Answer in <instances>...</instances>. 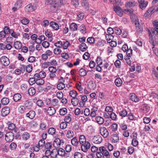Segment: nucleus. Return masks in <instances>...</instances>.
<instances>
[{
	"label": "nucleus",
	"mask_w": 158,
	"mask_h": 158,
	"mask_svg": "<svg viewBox=\"0 0 158 158\" xmlns=\"http://www.w3.org/2000/svg\"><path fill=\"white\" fill-rule=\"evenodd\" d=\"M10 34L11 36L15 39H18V37L20 36L19 33L18 32H15L13 29H11V32Z\"/></svg>",
	"instance_id": "2f4dec72"
},
{
	"label": "nucleus",
	"mask_w": 158,
	"mask_h": 158,
	"mask_svg": "<svg viewBox=\"0 0 158 158\" xmlns=\"http://www.w3.org/2000/svg\"><path fill=\"white\" fill-rule=\"evenodd\" d=\"M47 128L46 125L44 122H41L40 123V129L41 131L44 130Z\"/></svg>",
	"instance_id": "4d7b16f0"
},
{
	"label": "nucleus",
	"mask_w": 158,
	"mask_h": 158,
	"mask_svg": "<svg viewBox=\"0 0 158 158\" xmlns=\"http://www.w3.org/2000/svg\"><path fill=\"white\" fill-rule=\"evenodd\" d=\"M0 61L4 66H7L10 64L9 58L6 56H2L0 58Z\"/></svg>",
	"instance_id": "39448f33"
},
{
	"label": "nucleus",
	"mask_w": 158,
	"mask_h": 158,
	"mask_svg": "<svg viewBox=\"0 0 158 158\" xmlns=\"http://www.w3.org/2000/svg\"><path fill=\"white\" fill-rule=\"evenodd\" d=\"M10 112V109L9 107L6 106L4 107L2 110V114L3 116L7 115Z\"/></svg>",
	"instance_id": "dca6fc26"
},
{
	"label": "nucleus",
	"mask_w": 158,
	"mask_h": 158,
	"mask_svg": "<svg viewBox=\"0 0 158 158\" xmlns=\"http://www.w3.org/2000/svg\"><path fill=\"white\" fill-rule=\"evenodd\" d=\"M55 151V149H54L52 151H51L49 150L48 149L45 151V155L46 156H48L51 155V157H53L52 155H53V151Z\"/></svg>",
	"instance_id": "5fc2aeb1"
},
{
	"label": "nucleus",
	"mask_w": 158,
	"mask_h": 158,
	"mask_svg": "<svg viewBox=\"0 0 158 158\" xmlns=\"http://www.w3.org/2000/svg\"><path fill=\"white\" fill-rule=\"evenodd\" d=\"M99 131L101 135L104 138H106L108 136L109 132L106 127H100Z\"/></svg>",
	"instance_id": "20e7f679"
},
{
	"label": "nucleus",
	"mask_w": 158,
	"mask_h": 158,
	"mask_svg": "<svg viewBox=\"0 0 158 158\" xmlns=\"http://www.w3.org/2000/svg\"><path fill=\"white\" fill-rule=\"evenodd\" d=\"M67 110L65 108L60 109V114L61 115H64L66 114Z\"/></svg>",
	"instance_id": "680f3d73"
},
{
	"label": "nucleus",
	"mask_w": 158,
	"mask_h": 158,
	"mask_svg": "<svg viewBox=\"0 0 158 158\" xmlns=\"http://www.w3.org/2000/svg\"><path fill=\"white\" fill-rule=\"evenodd\" d=\"M76 86V88L79 90V91L81 92V93L82 92L83 88L82 87L81 84L80 82L77 83Z\"/></svg>",
	"instance_id": "a18cd8bd"
},
{
	"label": "nucleus",
	"mask_w": 158,
	"mask_h": 158,
	"mask_svg": "<svg viewBox=\"0 0 158 158\" xmlns=\"http://www.w3.org/2000/svg\"><path fill=\"white\" fill-rule=\"evenodd\" d=\"M35 115V112L34 111H30L26 114V116L29 118L32 119Z\"/></svg>",
	"instance_id": "f704fd0d"
},
{
	"label": "nucleus",
	"mask_w": 158,
	"mask_h": 158,
	"mask_svg": "<svg viewBox=\"0 0 158 158\" xmlns=\"http://www.w3.org/2000/svg\"><path fill=\"white\" fill-rule=\"evenodd\" d=\"M35 80H36L34 75V77H31L29 79V84L31 85H33L36 83Z\"/></svg>",
	"instance_id": "864d4df0"
},
{
	"label": "nucleus",
	"mask_w": 158,
	"mask_h": 158,
	"mask_svg": "<svg viewBox=\"0 0 158 158\" xmlns=\"http://www.w3.org/2000/svg\"><path fill=\"white\" fill-rule=\"evenodd\" d=\"M35 7L31 4H28L25 8V11L27 12H32L35 10Z\"/></svg>",
	"instance_id": "a211bd4d"
},
{
	"label": "nucleus",
	"mask_w": 158,
	"mask_h": 158,
	"mask_svg": "<svg viewBox=\"0 0 158 158\" xmlns=\"http://www.w3.org/2000/svg\"><path fill=\"white\" fill-rule=\"evenodd\" d=\"M28 93L30 96H33L35 93V90L34 88L31 87L28 89Z\"/></svg>",
	"instance_id": "79ce46f5"
},
{
	"label": "nucleus",
	"mask_w": 158,
	"mask_h": 158,
	"mask_svg": "<svg viewBox=\"0 0 158 158\" xmlns=\"http://www.w3.org/2000/svg\"><path fill=\"white\" fill-rule=\"evenodd\" d=\"M111 139L113 143H116L119 140V137L117 134H113L111 136Z\"/></svg>",
	"instance_id": "6ab92c4d"
},
{
	"label": "nucleus",
	"mask_w": 158,
	"mask_h": 158,
	"mask_svg": "<svg viewBox=\"0 0 158 158\" xmlns=\"http://www.w3.org/2000/svg\"><path fill=\"white\" fill-rule=\"evenodd\" d=\"M77 25L74 23H73L70 25V30L72 31H76L77 29Z\"/></svg>",
	"instance_id": "4c0bfd02"
},
{
	"label": "nucleus",
	"mask_w": 158,
	"mask_h": 158,
	"mask_svg": "<svg viewBox=\"0 0 158 158\" xmlns=\"http://www.w3.org/2000/svg\"><path fill=\"white\" fill-rule=\"evenodd\" d=\"M48 70L50 73H56L57 71V69L56 67L51 66L49 67Z\"/></svg>",
	"instance_id": "6e6d98bb"
},
{
	"label": "nucleus",
	"mask_w": 158,
	"mask_h": 158,
	"mask_svg": "<svg viewBox=\"0 0 158 158\" xmlns=\"http://www.w3.org/2000/svg\"><path fill=\"white\" fill-rule=\"evenodd\" d=\"M60 7V5L59 2L57 1V0H54L50 6V9L52 11L55 12L57 11Z\"/></svg>",
	"instance_id": "7ed1b4c3"
},
{
	"label": "nucleus",
	"mask_w": 158,
	"mask_h": 158,
	"mask_svg": "<svg viewBox=\"0 0 158 158\" xmlns=\"http://www.w3.org/2000/svg\"><path fill=\"white\" fill-rule=\"evenodd\" d=\"M22 98L21 95L19 93H16L15 94L13 97L14 101L15 102H17L19 101Z\"/></svg>",
	"instance_id": "72a5a7b5"
},
{
	"label": "nucleus",
	"mask_w": 158,
	"mask_h": 158,
	"mask_svg": "<svg viewBox=\"0 0 158 158\" xmlns=\"http://www.w3.org/2000/svg\"><path fill=\"white\" fill-rule=\"evenodd\" d=\"M56 129L53 127L49 128L48 131V134L52 136L54 135H56Z\"/></svg>",
	"instance_id": "393cba45"
},
{
	"label": "nucleus",
	"mask_w": 158,
	"mask_h": 158,
	"mask_svg": "<svg viewBox=\"0 0 158 158\" xmlns=\"http://www.w3.org/2000/svg\"><path fill=\"white\" fill-rule=\"evenodd\" d=\"M102 60L101 56H98L97 57L96 60V62L98 65H101L102 64Z\"/></svg>",
	"instance_id": "e2e57ef3"
},
{
	"label": "nucleus",
	"mask_w": 158,
	"mask_h": 158,
	"mask_svg": "<svg viewBox=\"0 0 158 158\" xmlns=\"http://www.w3.org/2000/svg\"><path fill=\"white\" fill-rule=\"evenodd\" d=\"M63 46L62 47L64 49H67L68 47L70 45V43L68 41H63L62 42Z\"/></svg>",
	"instance_id": "49530a36"
},
{
	"label": "nucleus",
	"mask_w": 158,
	"mask_h": 158,
	"mask_svg": "<svg viewBox=\"0 0 158 158\" xmlns=\"http://www.w3.org/2000/svg\"><path fill=\"white\" fill-rule=\"evenodd\" d=\"M69 95L73 98L76 97L77 94V91L75 90H72L69 92Z\"/></svg>",
	"instance_id": "603ef678"
},
{
	"label": "nucleus",
	"mask_w": 158,
	"mask_h": 158,
	"mask_svg": "<svg viewBox=\"0 0 158 158\" xmlns=\"http://www.w3.org/2000/svg\"><path fill=\"white\" fill-rule=\"evenodd\" d=\"M80 31H82V33L85 34L86 33L85 26L84 24H82L80 27Z\"/></svg>",
	"instance_id": "bf43d9fd"
},
{
	"label": "nucleus",
	"mask_w": 158,
	"mask_h": 158,
	"mask_svg": "<svg viewBox=\"0 0 158 158\" xmlns=\"http://www.w3.org/2000/svg\"><path fill=\"white\" fill-rule=\"evenodd\" d=\"M79 141L80 144L81 145L87 142L85 136L83 135H80L79 136Z\"/></svg>",
	"instance_id": "a878e982"
},
{
	"label": "nucleus",
	"mask_w": 158,
	"mask_h": 158,
	"mask_svg": "<svg viewBox=\"0 0 158 158\" xmlns=\"http://www.w3.org/2000/svg\"><path fill=\"white\" fill-rule=\"evenodd\" d=\"M23 0H18L15 5V6L18 7V8H21L22 6Z\"/></svg>",
	"instance_id": "de8ad7c7"
},
{
	"label": "nucleus",
	"mask_w": 158,
	"mask_h": 158,
	"mask_svg": "<svg viewBox=\"0 0 158 158\" xmlns=\"http://www.w3.org/2000/svg\"><path fill=\"white\" fill-rule=\"evenodd\" d=\"M139 3V6L142 9H144L148 4V1H145L144 0H138Z\"/></svg>",
	"instance_id": "9d476101"
},
{
	"label": "nucleus",
	"mask_w": 158,
	"mask_h": 158,
	"mask_svg": "<svg viewBox=\"0 0 158 158\" xmlns=\"http://www.w3.org/2000/svg\"><path fill=\"white\" fill-rule=\"evenodd\" d=\"M155 9V6L151 7L145 14L144 15V16L146 18H148L149 17L151 16L153 13L155 12H156Z\"/></svg>",
	"instance_id": "0eeeda50"
},
{
	"label": "nucleus",
	"mask_w": 158,
	"mask_h": 158,
	"mask_svg": "<svg viewBox=\"0 0 158 158\" xmlns=\"http://www.w3.org/2000/svg\"><path fill=\"white\" fill-rule=\"evenodd\" d=\"M55 150L57 152V153L61 156L67 157L68 156V154L67 153H66L64 150L62 148H60L58 150L57 149H55Z\"/></svg>",
	"instance_id": "ddd939ff"
},
{
	"label": "nucleus",
	"mask_w": 158,
	"mask_h": 158,
	"mask_svg": "<svg viewBox=\"0 0 158 158\" xmlns=\"http://www.w3.org/2000/svg\"><path fill=\"white\" fill-rule=\"evenodd\" d=\"M88 47L84 43H81L79 46V49L82 52L85 51Z\"/></svg>",
	"instance_id": "c9c22d12"
},
{
	"label": "nucleus",
	"mask_w": 158,
	"mask_h": 158,
	"mask_svg": "<svg viewBox=\"0 0 158 158\" xmlns=\"http://www.w3.org/2000/svg\"><path fill=\"white\" fill-rule=\"evenodd\" d=\"M88 87L89 89L91 90H94L96 89V85L94 82L93 81L89 82L88 84Z\"/></svg>",
	"instance_id": "473e14b6"
},
{
	"label": "nucleus",
	"mask_w": 158,
	"mask_h": 158,
	"mask_svg": "<svg viewBox=\"0 0 158 158\" xmlns=\"http://www.w3.org/2000/svg\"><path fill=\"white\" fill-rule=\"evenodd\" d=\"M91 146L90 143L88 141L85 143L84 144H81V150L85 152H86Z\"/></svg>",
	"instance_id": "423d86ee"
},
{
	"label": "nucleus",
	"mask_w": 158,
	"mask_h": 158,
	"mask_svg": "<svg viewBox=\"0 0 158 158\" xmlns=\"http://www.w3.org/2000/svg\"><path fill=\"white\" fill-rule=\"evenodd\" d=\"M96 122L99 125L102 124L104 122V119L103 118L100 116H97L95 118Z\"/></svg>",
	"instance_id": "b1692460"
},
{
	"label": "nucleus",
	"mask_w": 158,
	"mask_h": 158,
	"mask_svg": "<svg viewBox=\"0 0 158 158\" xmlns=\"http://www.w3.org/2000/svg\"><path fill=\"white\" fill-rule=\"evenodd\" d=\"M50 26L54 29L57 30L59 29V26L57 23H56L53 22L51 21L50 23Z\"/></svg>",
	"instance_id": "bb28decb"
},
{
	"label": "nucleus",
	"mask_w": 158,
	"mask_h": 158,
	"mask_svg": "<svg viewBox=\"0 0 158 158\" xmlns=\"http://www.w3.org/2000/svg\"><path fill=\"white\" fill-rule=\"evenodd\" d=\"M60 83L57 85V88L58 89L61 90L65 87V85L63 83V82H64V80L63 78L61 77L60 79Z\"/></svg>",
	"instance_id": "9b49d317"
},
{
	"label": "nucleus",
	"mask_w": 158,
	"mask_h": 158,
	"mask_svg": "<svg viewBox=\"0 0 158 158\" xmlns=\"http://www.w3.org/2000/svg\"><path fill=\"white\" fill-rule=\"evenodd\" d=\"M46 73L43 71H40L39 73H36L35 74V76L36 79L38 78H43L45 77Z\"/></svg>",
	"instance_id": "4468645a"
},
{
	"label": "nucleus",
	"mask_w": 158,
	"mask_h": 158,
	"mask_svg": "<svg viewBox=\"0 0 158 158\" xmlns=\"http://www.w3.org/2000/svg\"><path fill=\"white\" fill-rule=\"evenodd\" d=\"M56 112L55 108L52 107H49L47 109V113L50 115H52Z\"/></svg>",
	"instance_id": "4be33fe9"
},
{
	"label": "nucleus",
	"mask_w": 158,
	"mask_h": 158,
	"mask_svg": "<svg viewBox=\"0 0 158 158\" xmlns=\"http://www.w3.org/2000/svg\"><path fill=\"white\" fill-rule=\"evenodd\" d=\"M59 104V101L57 99H53L51 100V106H55Z\"/></svg>",
	"instance_id": "c03bdc74"
},
{
	"label": "nucleus",
	"mask_w": 158,
	"mask_h": 158,
	"mask_svg": "<svg viewBox=\"0 0 158 158\" xmlns=\"http://www.w3.org/2000/svg\"><path fill=\"white\" fill-rule=\"evenodd\" d=\"M1 102L3 105H7L9 102V100L8 98H3L1 100Z\"/></svg>",
	"instance_id": "e433bc0d"
},
{
	"label": "nucleus",
	"mask_w": 158,
	"mask_h": 158,
	"mask_svg": "<svg viewBox=\"0 0 158 158\" xmlns=\"http://www.w3.org/2000/svg\"><path fill=\"white\" fill-rule=\"evenodd\" d=\"M116 14L120 17L123 15V11L121 8L118 6H114L113 8Z\"/></svg>",
	"instance_id": "f8f14e48"
},
{
	"label": "nucleus",
	"mask_w": 158,
	"mask_h": 158,
	"mask_svg": "<svg viewBox=\"0 0 158 158\" xmlns=\"http://www.w3.org/2000/svg\"><path fill=\"white\" fill-rule=\"evenodd\" d=\"M14 135L12 132H7L5 136V139L7 142H11L14 139Z\"/></svg>",
	"instance_id": "6e6552de"
},
{
	"label": "nucleus",
	"mask_w": 158,
	"mask_h": 158,
	"mask_svg": "<svg viewBox=\"0 0 158 158\" xmlns=\"http://www.w3.org/2000/svg\"><path fill=\"white\" fill-rule=\"evenodd\" d=\"M71 142L72 145L74 147H77L79 145L78 139L77 137H75L71 140Z\"/></svg>",
	"instance_id": "2eb2a0df"
},
{
	"label": "nucleus",
	"mask_w": 158,
	"mask_h": 158,
	"mask_svg": "<svg viewBox=\"0 0 158 158\" xmlns=\"http://www.w3.org/2000/svg\"><path fill=\"white\" fill-rule=\"evenodd\" d=\"M86 74L87 72L84 69L81 68L79 70V74L80 76L84 77L86 75Z\"/></svg>",
	"instance_id": "ea45409f"
},
{
	"label": "nucleus",
	"mask_w": 158,
	"mask_h": 158,
	"mask_svg": "<svg viewBox=\"0 0 158 158\" xmlns=\"http://www.w3.org/2000/svg\"><path fill=\"white\" fill-rule=\"evenodd\" d=\"M136 4V3L134 1H131L127 2L125 4V6L127 7H132L135 6Z\"/></svg>",
	"instance_id": "5701e85b"
},
{
	"label": "nucleus",
	"mask_w": 158,
	"mask_h": 158,
	"mask_svg": "<svg viewBox=\"0 0 158 158\" xmlns=\"http://www.w3.org/2000/svg\"><path fill=\"white\" fill-rule=\"evenodd\" d=\"M130 99L133 102H138L139 99L138 96L134 93H131L130 94Z\"/></svg>",
	"instance_id": "f3484780"
},
{
	"label": "nucleus",
	"mask_w": 158,
	"mask_h": 158,
	"mask_svg": "<svg viewBox=\"0 0 158 158\" xmlns=\"http://www.w3.org/2000/svg\"><path fill=\"white\" fill-rule=\"evenodd\" d=\"M119 115L123 117H126L127 114V112L125 109H123L119 112Z\"/></svg>",
	"instance_id": "a19ab883"
},
{
	"label": "nucleus",
	"mask_w": 158,
	"mask_h": 158,
	"mask_svg": "<svg viewBox=\"0 0 158 158\" xmlns=\"http://www.w3.org/2000/svg\"><path fill=\"white\" fill-rule=\"evenodd\" d=\"M23 67L24 68H26V71L29 73H30L32 71V66L30 64L28 65L26 67L25 66V65H24L23 66Z\"/></svg>",
	"instance_id": "052dcab7"
},
{
	"label": "nucleus",
	"mask_w": 158,
	"mask_h": 158,
	"mask_svg": "<svg viewBox=\"0 0 158 158\" xmlns=\"http://www.w3.org/2000/svg\"><path fill=\"white\" fill-rule=\"evenodd\" d=\"M150 109V107L148 105L144 104L143 105L142 111L144 113H146L149 112Z\"/></svg>",
	"instance_id": "7c9ffc66"
},
{
	"label": "nucleus",
	"mask_w": 158,
	"mask_h": 158,
	"mask_svg": "<svg viewBox=\"0 0 158 158\" xmlns=\"http://www.w3.org/2000/svg\"><path fill=\"white\" fill-rule=\"evenodd\" d=\"M71 115L70 114H69L67 116L65 117L64 119L65 122L69 123L71 121Z\"/></svg>",
	"instance_id": "13d9d810"
},
{
	"label": "nucleus",
	"mask_w": 158,
	"mask_h": 158,
	"mask_svg": "<svg viewBox=\"0 0 158 158\" xmlns=\"http://www.w3.org/2000/svg\"><path fill=\"white\" fill-rule=\"evenodd\" d=\"M22 138L23 139L27 140L30 138V135L29 133L25 132L22 135Z\"/></svg>",
	"instance_id": "3c124183"
},
{
	"label": "nucleus",
	"mask_w": 158,
	"mask_h": 158,
	"mask_svg": "<svg viewBox=\"0 0 158 158\" xmlns=\"http://www.w3.org/2000/svg\"><path fill=\"white\" fill-rule=\"evenodd\" d=\"M67 126V123L65 122L61 123L60 124V128L61 129H65L66 128Z\"/></svg>",
	"instance_id": "0e129e2a"
},
{
	"label": "nucleus",
	"mask_w": 158,
	"mask_h": 158,
	"mask_svg": "<svg viewBox=\"0 0 158 158\" xmlns=\"http://www.w3.org/2000/svg\"><path fill=\"white\" fill-rule=\"evenodd\" d=\"M153 25L154 28L152 29V31L153 34H155V40L156 45H158V21L155 20L153 22Z\"/></svg>",
	"instance_id": "f03ea898"
},
{
	"label": "nucleus",
	"mask_w": 158,
	"mask_h": 158,
	"mask_svg": "<svg viewBox=\"0 0 158 158\" xmlns=\"http://www.w3.org/2000/svg\"><path fill=\"white\" fill-rule=\"evenodd\" d=\"M44 147L46 149L50 150L52 148V143L50 142H47L45 144Z\"/></svg>",
	"instance_id": "69168bd1"
},
{
	"label": "nucleus",
	"mask_w": 158,
	"mask_h": 158,
	"mask_svg": "<svg viewBox=\"0 0 158 158\" xmlns=\"http://www.w3.org/2000/svg\"><path fill=\"white\" fill-rule=\"evenodd\" d=\"M135 25L136 31L138 32L142 31V29L141 25L140 24L139 21L137 19H136L135 21Z\"/></svg>",
	"instance_id": "aec40b11"
},
{
	"label": "nucleus",
	"mask_w": 158,
	"mask_h": 158,
	"mask_svg": "<svg viewBox=\"0 0 158 158\" xmlns=\"http://www.w3.org/2000/svg\"><path fill=\"white\" fill-rule=\"evenodd\" d=\"M102 141V137L99 135L94 136L92 140V142L95 144L100 143Z\"/></svg>",
	"instance_id": "1a4fd4ad"
},
{
	"label": "nucleus",
	"mask_w": 158,
	"mask_h": 158,
	"mask_svg": "<svg viewBox=\"0 0 158 158\" xmlns=\"http://www.w3.org/2000/svg\"><path fill=\"white\" fill-rule=\"evenodd\" d=\"M74 158H82V155L79 152H76L74 155Z\"/></svg>",
	"instance_id": "774afa93"
},
{
	"label": "nucleus",
	"mask_w": 158,
	"mask_h": 158,
	"mask_svg": "<svg viewBox=\"0 0 158 158\" xmlns=\"http://www.w3.org/2000/svg\"><path fill=\"white\" fill-rule=\"evenodd\" d=\"M79 100L76 97L73 98L71 100V102L73 106H77L79 103Z\"/></svg>",
	"instance_id": "58836bf2"
},
{
	"label": "nucleus",
	"mask_w": 158,
	"mask_h": 158,
	"mask_svg": "<svg viewBox=\"0 0 158 158\" xmlns=\"http://www.w3.org/2000/svg\"><path fill=\"white\" fill-rule=\"evenodd\" d=\"M21 22L23 24L25 25L29 23V21L28 19L24 17L21 20Z\"/></svg>",
	"instance_id": "338daca9"
},
{
	"label": "nucleus",
	"mask_w": 158,
	"mask_h": 158,
	"mask_svg": "<svg viewBox=\"0 0 158 158\" xmlns=\"http://www.w3.org/2000/svg\"><path fill=\"white\" fill-rule=\"evenodd\" d=\"M114 38V36L112 34H107L106 35V38L108 42L113 40Z\"/></svg>",
	"instance_id": "09e8293b"
},
{
	"label": "nucleus",
	"mask_w": 158,
	"mask_h": 158,
	"mask_svg": "<svg viewBox=\"0 0 158 158\" xmlns=\"http://www.w3.org/2000/svg\"><path fill=\"white\" fill-rule=\"evenodd\" d=\"M99 152H98L96 153V156H98L99 157H103L104 156L108 158H110V155L109 152L106 149L105 147L102 146L99 148Z\"/></svg>",
	"instance_id": "f257e3e1"
},
{
	"label": "nucleus",
	"mask_w": 158,
	"mask_h": 158,
	"mask_svg": "<svg viewBox=\"0 0 158 158\" xmlns=\"http://www.w3.org/2000/svg\"><path fill=\"white\" fill-rule=\"evenodd\" d=\"M114 83L115 85L117 87H120L122 85L123 81L120 78H117L115 80Z\"/></svg>",
	"instance_id": "c756f323"
},
{
	"label": "nucleus",
	"mask_w": 158,
	"mask_h": 158,
	"mask_svg": "<svg viewBox=\"0 0 158 158\" xmlns=\"http://www.w3.org/2000/svg\"><path fill=\"white\" fill-rule=\"evenodd\" d=\"M42 78H38V79H36V84L39 85H42L44 83V80L42 79Z\"/></svg>",
	"instance_id": "8fccbe9b"
},
{
	"label": "nucleus",
	"mask_w": 158,
	"mask_h": 158,
	"mask_svg": "<svg viewBox=\"0 0 158 158\" xmlns=\"http://www.w3.org/2000/svg\"><path fill=\"white\" fill-rule=\"evenodd\" d=\"M14 45L15 48L17 49H20L22 47V43L19 41L15 42L14 44Z\"/></svg>",
	"instance_id": "cd10ccee"
},
{
	"label": "nucleus",
	"mask_w": 158,
	"mask_h": 158,
	"mask_svg": "<svg viewBox=\"0 0 158 158\" xmlns=\"http://www.w3.org/2000/svg\"><path fill=\"white\" fill-rule=\"evenodd\" d=\"M61 52L62 51L61 49L59 48H56L53 49L54 53L57 56L60 54Z\"/></svg>",
	"instance_id": "37998d69"
},
{
	"label": "nucleus",
	"mask_w": 158,
	"mask_h": 158,
	"mask_svg": "<svg viewBox=\"0 0 158 158\" xmlns=\"http://www.w3.org/2000/svg\"><path fill=\"white\" fill-rule=\"evenodd\" d=\"M149 41L151 44L153 46L152 48H154V47L156 45V42L155 40V36L153 37V36L150 32L149 33Z\"/></svg>",
	"instance_id": "412c9836"
},
{
	"label": "nucleus",
	"mask_w": 158,
	"mask_h": 158,
	"mask_svg": "<svg viewBox=\"0 0 158 158\" xmlns=\"http://www.w3.org/2000/svg\"><path fill=\"white\" fill-rule=\"evenodd\" d=\"M74 135V132L72 130L68 131L66 134V137L68 139L73 138Z\"/></svg>",
	"instance_id": "c85d7f7f"
}]
</instances>
